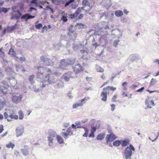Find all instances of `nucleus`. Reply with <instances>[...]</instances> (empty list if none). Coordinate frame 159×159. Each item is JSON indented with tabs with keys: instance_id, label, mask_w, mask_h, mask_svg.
Returning <instances> with one entry per match:
<instances>
[{
	"instance_id": "393cba45",
	"label": "nucleus",
	"mask_w": 159,
	"mask_h": 159,
	"mask_svg": "<svg viewBox=\"0 0 159 159\" xmlns=\"http://www.w3.org/2000/svg\"><path fill=\"white\" fill-rule=\"evenodd\" d=\"M115 14L116 16L120 17L123 15V12L121 10H117L115 11Z\"/></svg>"
},
{
	"instance_id": "864d4df0",
	"label": "nucleus",
	"mask_w": 159,
	"mask_h": 159,
	"mask_svg": "<svg viewBox=\"0 0 159 159\" xmlns=\"http://www.w3.org/2000/svg\"><path fill=\"white\" fill-rule=\"evenodd\" d=\"M94 137V133L91 131V133L89 135V138H93Z\"/></svg>"
},
{
	"instance_id": "de8ad7c7",
	"label": "nucleus",
	"mask_w": 159,
	"mask_h": 159,
	"mask_svg": "<svg viewBox=\"0 0 159 159\" xmlns=\"http://www.w3.org/2000/svg\"><path fill=\"white\" fill-rule=\"evenodd\" d=\"M43 26L42 24L41 23H39L35 25V27L38 29H39L41 28Z\"/></svg>"
},
{
	"instance_id": "bb28decb",
	"label": "nucleus",
	"mask_w": 159,
	"mask_h": 159,
	"mask_svg": "<svg viewBox=\"0 0 159 159\" xmlns=\"http://www.w3.org/2000/svg\"><path fill=\"white\" fill-rule=\"evenodd\" d=\"M21 151L22 154L25 156H27L29 154L28 150L26 148L21 149Z\"/></svg>"
},
{
	"instance_id": "bf43d9fd",
	"label": "nucleus",
	"mask_w": 159,
	"mask_h": 159,
	"mask_svg": "<svg viewBox=\"0 0 159 159\" xmlns=\"http://www.w3.org/2000/svg\"><path fill=\"white\" fill-rule=\"evenodd\" d=\"M109 80H107L106 82H104L103 83V84H102V86L100 87V88H102L104 86L106 85L108 83H109Z\"/></svg>"
},
{
	"instance_id": "f257e3e1",
	"label": "nucleus",
	"mask_w": 159,
	"mask_h": 159,
	"mask_svg": "<svg viewBox=\"0 0 159 159\" xmlns=\"http://www.w3.org/2000/svg\"><path fill=\"white\" fill-rule=\"evenodd\" d=\"M9 87L10 86L7 81L5 80L0 81V93L6 94L8 92Z\"/></svg>"
},
{
	"instance_id": "4c0bfd02",
	"label": "nucleus",
	"mask_w": 159,
	"mask_h": 159,
	"mask_svg": "<svg viewBox=\"0 0 159 159\" xmlns=\"http://www.w3.org/2000/svg\"><path fill=\"white\" fill-rule=\"evenodd\" d=\"M96 69L98 72H103L104 71V69L99 66H97L96 67Z\"/></svg>"
},
{
	"instance_id": "9b49d317",
	"label": "nucleus",
	"mask_w": 159,
	"mask_h": 159,
	"mask_svg": "<svg viewBox=\"0 0 159 159\" xmlns=\"http://www.w3.org/2000/svg\"><path fill=\"white\" fill-rule=\"evenodd\" d=\"M66 59H63L60 61L59 66L60 68L62 69H66L67 64L66 63Z\"/></svg>"
},
{
	"instance_id": "0eeeda50",
	"label": "nucleus",
	"mask_w": 159,
	"mask_h": 159,
	"mask_svg": "<svg viewBox=\"0 0 159 159\" xmlns=\"http://www.w3.org/2000/svg\"><path fill=\"white\" fill-rule=\"evenodd\" d=\"M117 138V137L114 134H111L107 135L105 139L107 143L113 141Z\"/></svg>"
},
{
	"instance_id": "20e7f679",
	"label": "nucleus",
	"mask_w": 159,
	"mask_h": 159,
	"mask_svg": "<svg viewBox=\"0 0 159 159\" xmlns=\"http://www.w3.org/2000/svg\"><path fill=\"white\" fill-rule=\"evenodd\" d=\"M54 78L53 77L51 76L49 74H48L44 78L42 79L41 82L42 83H45L47 82L48 84H52L53 83Z\"/></svg>"
},
{
	"instance_id": "a18cd8bd",
	"label": "nucleus",
	"mask_w": 159,
	"mask_h": 159,
	"mask_svg": "<svg viewBox=\"0 0 159 159\" xmlns=\"http://www.w3.org/2000/svg\"><path fill=\"white\" fill-rule=\"evenodd\" d=\"M157 82V81L154 79H152L151 82H150V84L151 85H153Z\"/></svg>"
},
{
	"instance_id": "3c124183",
	"label": "nucleus",
	"mask_w": 159,
	"mask_h": 159,
	"mask_svg": "<svg viewBox=\"0 0 159 159\" xmlns=\"http://www.w3.org/2000/svg\"><path fill=\"white\" fill-rule=\"evenodd\" d=\"M2 12H3L4 13L7 12L9 10L8 8H7L5 7H2L1 8Z\"/></svg>"
},
{
	"instance_id": "f704fd0d",
	"label": "nucleus",
	"mask_w": 159,
	"mask_h": 159,
	"mask_svg": "<svg viewBox=\"0 0 159 159\" xmlns=\"http://www.w3.org/2000/svg\"><path fill=\"white\" fill-rule=\"evenodd\" d=\"M43 74L42 72H38L37 73V78L39 79L44 78L43 77Z\"/></svg>"
},
{
	"instance_id": "39448f33",
	"label": "nucleus",
	"mask_w": 159,
	"mask_h": 159,
	"mask_svg": "<svg viewBox=\"0 0 159 159\" xmlns=\"http://www.w3.org/2000/svg\"><path fill=\"white\" fill-rule=\"evenodd\" d=\"M72 68L76 74L82 72L84 70V68L80 64H78L73 66Z\"/></svg>"
},
{
	"instance_id": "4be33fe9",
	"label": "nucleus",
	"mask_w": 159,
	"mask_h": 159,
	"mask_svg": "<svg viewBox=\"0 0 159 159\" xmlns=\"http://www.w3.org/2000/svg\"><path fill=\"white\" fill-rule=\"evenodd\" d=\"M44 63L47 66L52 65L53 64V62L52 61L48 58L45 61Z\"/></svg>"
},
{
	"instance_id": "9d476101",
	"label": "nucleus",
	"mask_w": 159,
	"mask_h": 159,
	"mask_svg": "<svg viewBox=\"0 0 159 159\" xmlns=\"http://www.w3.org/2000/svg\"><path fill=\"white\" fill-rule=\"evenodd\" d=\"M145 103L148 108H151L152 106H153L155 105L153 100H150L149 98L146 99Z\"/></svg>"
},
{
	"instance_id": "13d9d810",
	"label": "nucleus",
	"mask_w": 159,
	"mask_h": 159,
	"mask_svg": "<svg viewBox=\"0 0 159 159\" xmlns=\"http://www.w3.org/2000/svg\"><path fill=\"white\" fill-rule=\"evenodd\" d=\"M111 110L113 111L115 109V105L114 104H112L111 105Z\"/></svg>"
},
{
	"instance_id": "7c9ffc66",
	"label": "nucleus",
	"mask_w": 159,
	"mask_h": 159,
	"mask_svg": "<svg viewBox=\"0 0 159 159\" xmlns=\"http://www.w3.org/2000/svg\"><path fill=\"white\" fill-rule=\"evenodd\" d=\"M83 103H81L80 102V103H76L75 104H74L73 105V108H76L78 107L82 106H83Z\"/></svg>"
},
{
	"instance_id": "c85d7f7f",
	"label": "nucleus",
	"mask_w": 159,
	"mask_h": 159,
	"mask_svg": "<svg viewBox=\"0 0 159 159\" xmlns=\"http://www.w3.org/2000/svg\"><path fill=\"white\" fill-rule=\"evenodd\" d=\"M9 117L11 119H14L15 120H17L18 119V115H16L14 113L11 114L10 115Z\"/></svg>"
},
{
	"instance_id": "c03bdc74",
	"label": "nucleus",
	"mask_w": 159,
	"mask_h": 159,
	"mask_svg": "<svg viewBox=\"0 0 159 159\" xmlns=\"http://www.w3.org/2000/svg\"><path fill=\"white\" fill-rule=\"evenodd\" d=\"M3 115H4V116L5 117V119H7V120L8 121H10V120L8 119L9 118V116L8 115L7 113V112H5L4 113Z\"/></svg>"
},
{
	"instance_id": "c9c22d12",
	"label": "nucleus",
	"mask_w": 159,
	"mask_h": 159,
	"mask_svg": "<svg viewBox=\"0 0 159 159\" xmlns=\"http://www.w3.org/2000/svg\"><path fill=\"white\" fill-rule=\"evenodd\" d=\"M120 141V144L122 146H125L128 144V142L127 141L125 140H121Z\"/></svg>"
},
{
	"instance_id": "09e8293b",
	"label": "nucleus",
	"mask_w": 159,
	"mask_h": 159,
	"mask_svg": "<svg viewBox=\"0 0 159 159\" xmlns=\"http://www.w3.org/2000/svg\"><path fill=\"white\" fill-rule=\"evenodd\" d=\"M34 77V76L33 74L31 75H30V77L29 78V80L30 82L31 83V82H32Z\"/></svg>"
},
{
	"instance_id": "0e129e2a",
	"label": "nucleus",
	"mask_w": 159,
	"mask_h": 159,
	"mask_svg": "<svg viewBox=\"0 0 159 159\" xmlns=\"http://www.w3.org/2000/svg\"><path fill=\"white\" fill-rule=\"evenodd\" d=\"M122 96H123V97H128V93H125V92H124L122 93Z\"/></svg>"
},
{
	"instance_id": "774afa93",
	"label": "nucleus",
	"mask_w": 159,
	"mask_h": 159,
	"mask_svg": "<svg viewBox=\"0 0 159 159\" xmlns=\"http://www.w3.org/2000/svg\"><path fill=\"white\" fill-rule=\"evenodd\" d=\"M154 62L156 63L157 64L159 65V60L156 59L154 61Z\"/></svg>"
},
{
	"instance_id": "5fc2aeb1",
	"label": "nucleus",
	"mask_w": 159,
	"mask_h": 159,
	"mask_svg": "<svg viewBox=\"0 0 159 159\" xmlns=\"http://www.w3.org/2000/svg\"><path fill=\"white\" fill-rule=\"evenodd\" d=\"M92 45L95 47H96L98 46V45H97V43L95 41L94 38H93V41Z\"/></svg>"
},
{
	"instance_id": "680f3d73",
	"label": "nucleus",
	"mask_w": 159,
	"mask_h": 159,
	"mask_svg": "<svg viewBox=\"0 0 159 159\" xmlns=\"http://www.w3.org/2000/svg\"><path fill=\"white\" fill-rule=\"evenodd\" d=\"M96 127H93L91 129V131L94 133L96 131Z\"/></svg>"
},
{
	"instance_id": "338daca9",
	"label": "nucleus",
	"mask_w": 159,
	"mask_h": 159,
	"mask_svg": "<svg viewBox=\"0 0 159 159\" xmlns=\"http://www.w3.org/2000/svg\"><path fill=\"white\" fill-rule=\"evenodd\" d=\"M83 17V15L82 14H81L80 15L78 19H80L82 18Z\"/></svg>"
},
{
	"instance_id": "a211bd4d",
	"label": "nucleus",
	"mask_w": 159,
	"mask_h": 159,
	"mask_svg": "<svg viewBox=\"0 0 159 159\" xmlns=\"http://www.w3.org/2000/svg\"><path fill=\"white\" fill-rule=\"evenodd\" d=\"M77 128H82L84 129L85 131L84 133L83 134V136L84 137H87L88 136V134L89 133V129L86 128L84 127H81L80 126H78L77 127Z\"/></svg>"
},
{
	"instance_id": "dca6fc26",
	"label": "nucleus",
	"mask_w": 159,
	"mask_h": 159,
	"mask_svg": "<svg viewBox=\"0 0 159 159\" xmlns=\"http://www.w3.org/2000/svg\"><path fill=\"white\" fill-rule=\"evenodd\" d=\"M107 95L106 93L102 91L100 94V97L101 100L104 102H106L107 100Z\"/></svg>"
},
{
	"instance_id": "7ed1b4c3",
	"label": "nucleus",
	"mask_w": 159,
	"mask_h": 159,
	"mask_svg": "<svg viewBox=\"0 0 159 159\" xmlns=\"http://www.w3.org/2000/svg\"><path fill=\"white\" fill-rule=\"evenodd\" d=\"M82 5L83 7H82L83 8V10L85 11V13H87L89 12L92 7V6H90V3L87 0H83Z\"/></svg>"
},
{
	"instance_id": "cd10ccee",
	"label": "nucleus",
	"mask_w": 159,
	"mask_h": 159,
	"mask_svg": "<svg viewBox=\"0 0 159 159\" xmlns=\"http://www.w3.org/2000/svg\"><path fill=\"white\" fill-rule=\"evenodd\" d=\"M118 94H115L112 97L111 101L112 102H116L118 101Z\"/></svg>"
},
{
	"instance_id": "49530a36",
	"label": "nucleus",
	"mask_w": 159,
	"mask_h": 159,
	"mask_svg": "<svg viewBox=\"0 0 159 159\" xmlns=\"http://www.w3.org/2000/svg\"><path fill=\"white\" fill-rule=\"evenodd\" d=\"M75 0H69L65 4V7L67 6L68 5H69L70 3L73 2Z\"/></svg>"
},
{
	"instance_id": "473e14b6",
	"label": "nucleus",
	"mask_w": 159,
	"mask_h": 159,
	"mask_svg": "<svg viewBox=\"0 0 159 159\" xmlns=\"http://www.w3.org/2000/svg\"><path fill=\"white\" fill-rule=\"evenodd\" d=\"M90 98L89 97H85L83 99H82L80 100V102L81 103H83V105Z\"/></svg>"
},
{
	"instance_id": "c756f323",
	"label": "nucleus",
	"mask_w": 159,
	"mask_h": 159,
	"mask_svg": "<svg viewBox=\"0 0 159 159\" xmlns=\"http://www.w3.org/2000/svg\"><path fill=\"white\" fill-rule=\"evenodd\" d=\"M83 10V8H82V7L81 8L79 7L78 8L77 10L75 11V13L77 17L78 15L80 14L82 11V10Z\"/></svg>"
},
{
	"instance_id": "72a5a7b5",
	"label": "nucleus",
	"mask_w": 159,
	"mask_h": 159,
	"mask_svg": "<svg viewBox=\"0 0 159 159\" xmlns=\"http://www.w3.org/2000/svg\"><path fill=\"white\" fill-rule=\"evenodd\" d=\"M18 113L19 116V119L22 120L23 119L24 116V114L22 111L21 110L19 111L18 112Z\"/></svg>"
},
{
	"instance_id": "5701e85b",
	"label": "nucleus",
	"mask_w": 159,
	"mask_h": 159,
	"mask_svg": "<svg viewBox=\"0 0 159 159\" xmlns=\"http://www.w3.org/2000/svg\"><path fill=\"white\" fill-rule=\"evenodd\" d=\"M52 2L54 4L58 5L62 3V0H51Z\"/></svg>"
},
{
	"instance_id": "2eb2a0df",
	"label": "nucleus",
	"mask_w": 159,
	"mask_h": 159,
	"mask_svg": "<svg viewBox=\"0 0 159 159\" xmlns=\"http://www.w3.org/2000/svg\"><path fill=\"white\" fill-rule=\"evenodd\" d=\"M71 131V128L70 127H69L66 130V132H62L61 134L62 136L64 137L65 138H66L67 136L69 134Z\"/></svg>"
},
{
	"instance_id": "f8f14e48",
	"label": "nucleus",
	"mask_w": 159,
	"mask_h": 159,
	"mask_svg": "<svg viewBox=\"0 0 159 159\" xmlns=\"http://www.w3.org/2000/svg\"><path fill=\"white\" fill-rule=\"evenodd\" d=\"M72 72H69L66 73L63 75L64 79L66 81H68L70 78L72 77Z\"/></svg>"
},
{
	"instance_id": "e433bc0d",
	"label": "nucleus",
	"mask_w": 159,
	"mask_h": 159,
	"mask_svg": "<svg viewBox=\"0 0 159 159\" xmlns=\"http://www.w3.org/2000/svg\"><path fill=\"white\" fill-rule=\"evenodd\" d=\"M120 140H116L113 142V144L114 146H118L120 144Z\"/></svg>"
},
{
	"instance_id": "6ab92c4d",
	"label": "nucleus",
	"mask_w": 159,
	"mask_h": 159,
	"mask_svg": "<svg viewBox=\"0 0 159 159\" xmlns=\"http://www.w3.org/2000/svg\"><path fill=\"white\" fill-rule=\"evenodd\" d=\"M66 63H67V66L73 64L75 62V61L74 59L70 58H68L66 59Z\"/></svg>"
},
{
	"instance_id": "69168bd1",
	"label": "nucleus",
	"mask_w": 159,
	"mask_h": 159,
	"mask_svg": "<svg viewBox=\"0 0 159 159\" xmlns=\"http://www.w3.org/2000/svg\"><path fill=\"white\" fill-rule=\"evenodd\" d=\"M129 147L131 150H132L133 151H134L135 150L134 148L131 144L129 145Z\"/></svg>"
},
{
	"instance_id": "37998d69",
	"label": "nucleus",
	"mask_w": 159,
	"mask_h": 159,
	"mask_svg": "<svg viewBox=\"0 0 159 159\" xmlns=\"http://www.w3.org/2000/svg\"><path fill=\"white\" fill-rule=\"evenodd\" d=\"M127 84V83L126 82H125L122 84V86L123 87L124 90H127L126 86Z\"/></svg>"
},
{
	"instance_id": "e2e57ef3",
	"label": "nucleus",
	"mask_w": 159,
	"mask_h": 159,
	"mask_svg": "<svg viewBox=\"0 0 159 159\" xmlns=\"http://www.w3.org/2000/svg\"><path fill=\"white\" fill-rule=\"evenodd\" d=\"M144 89V88L143 87L139 89L138 90H137L136 92H142L143 90Z\"/></svg>"
},
{
	"instance_id": "f03ea898",
	"label": "nucleus",
	"mask_w": 159,
	"mask_h": 159,
	"mask_svg": "<svg viewBox=\"0 0 159 159\" xmlns=\"http://www.w3.org/2000/svg\"><path fill=\"white\" fill-rule=\"evenodd\" d=\"M22 98V95L19 93H13L12 97V102L16 104L20 102Z\"/></svg>"
},
{
	"instance_id": "4468645a",
	"label": "nucleus",
	"mask_w": 159,
	"mask_h": 159,
	"mask_svg": "<svg viewBox=\"0 0 159 159\" xmlns=\"http://www.w3.org/2000/svg\"><path fill=\"white\" fill-rule=\"evenodd\" d=\"M35 17V16H32L29 15L28 14H26L25 15H22L21 18L22 19H25V20L27 21L28 20L34 18Z\"/></svg>"
},
{
	"instance_id": "79ce46f5",
	"label": "nucleus",
	"mask_w": 159,
	"mask_h": 159,
	"mask_svg": "<svg viewBox=\"0 0 159 159\" xmlns=\"http://www.w3.org/2000/svg\"><path fill=\"white\" fill-rule=\"evenodd\" d=\"M48 58L47 56H42L40 57L41 60L44 62Z\"/></svg>"
},
{
	"instance_id": "2f4dec72",
	"label": "nucleus",
	"mask_w": 159,
	"mask_h": 159,
	"mask_svg": "<svg viewBox=\"0 0 159 159\" xmlns=\"http://www.w3.org/2000/svg\"><path fill=\"white\" fill-rule=\"evenodd\" d=\"M105 34L102 35L101 36V38L102 39H104L105 40H107V35L108 34V32L107 31H105Z\"/></svg>"
},
{
	"instance_id": "8fccbe9b",
	"label": "nucleus",
	"mask_w": 159,
	"mask_h": 159,
	"mask_svg": "<svg viewBox=\"0 0 159 159\" xmlns=\"http://www.w3.org/2000/svg\"><path fill=\"white\" fill-rule=\"evenodd\" d=\"M61 20L64 22H66L68 20L67 17L64 16H63L61 17Z\"/></svg>"
},
{
	"instance_id": "f3484780",
	"label": "nucleus",
	"mask_w": 159,
	"mask_h": 159,
	"mask_svg": "<svg viewBox=\"0 0 159 159\" xmlns=\"http://www.w3.org/2000/svg\"><path fill=\"white\" fill-rule=\"evenodd\" d=\"M16 136L18 137L21 136L23 134L24 129L22 128H17L16 129Z\"/></svg>"
},
{
	"instance_id": "ddd939ff",
	"label": "nucleus",
	"mask_w": 159,
	"mask_h": 159,
	"mask_svg": "<svg viewBox=\"0 0 159 159\" xmlns=\"http://www.w3.org/2000/svg\"><path fill=\"white\" fill-rule=\"evenodd\" d=\"M14 12H15L16 14H13L11 17V19H18L21 16V14L20 13V12L18 11L17 10V11H13Z\"/></svg>"
},
{
	"instance_id": "412c9836",
	"label": "nucleus",
	"mask_w": 159,
	"mask_h": 159,
	"mask_svg": "<svg viewBox=\"0 0 159 159\" xmlns=\"http://www.w3.org/2000/svg\"><path fill=\"white\" fill-rule=\"evenodd\" d=\"M105 135V134L100 133L97 135L96 139L98 140H102L104 139Z\"/></svg>"
},
{
	"instance_id": "052dcab7",
	"label": "nucleus",
	"mask_w": 159,
	"mask_h": 159,
	"mask_svg": "<svg viewBox=\"0 0 159 159\" xmlns=\"http://www.w3.org/2000/svg\"><path fill=\"white\" fill-rule=\"evenodd\" d=\"M33 10H35L36 11L37 10V9H36L35 8L33 7H30V8L29 10L28 11V12H31Z\"/></svg>"
},
{
	"instance_id": "6e6552de",
	"label": "nucleus",
	"mask_w": 159,
	"mask_h": 159,
	"mask_svg": "<svg viewBox=\"0 0 159 159\" xmlns=\"http://www.w3.org/2000/svg\"><path fill=\"white\" fill-rule=\"evenodd\" d=\"M132 154V152L130 148L129 147L126 148L125 151V155L126 159H130Z\"/></svg>"
},
{
	"instance_id": "a878e982",
	"label": "nucleus",
	"mask_w": 159,
	"mask_h": 159,
	"mask_svg": "<svg viewBox=\"0 0 159 159\" xmlns=\"http://www.w3.org/2000/svg\"><path fill=\"white\" fill-rule=\"evenodd\" d=\"M8 54L12 56V57H15L16 55V53L14 50L12 48H11L9 49Z\"/></svg>"
},
{
	"instance_id": "4d7b16f0",
	"label": "nucleus",
	"mask_w": 159,
	"mask_h": 159,
	"mask_svg": "<svg viewBox=\"0 0 159 159\" xmlns=\"http://www.w3.org/2000/svg\"><path fill=\"white\" fill-rule=\"evenodd\" d=\"M20 61L21 62L24 61H25L26 59L24 57H21L19 58Z\"/></svg>"
},
{
	"instance_id": "423d86ee",
	"label": "nucleus",
	"mask_w": 159,
	"mask_h": 159,
	"mask_svg": "<svg viewBox=\"0 0 159 159\" xmlns=\"http://www.w3.org/2000/svg\"><path fill=\"white\" fill-rule=\"evenodd\" d=\"M116 88V87H114L112 86H108L103 89V91L107 94L108 95L110 93H112L115 91Z\"/></svg>"
},
{
	"instance_id": "ea45409f",
	"label": "nucleus",
	"mask_w": 159,
	"mask_h": 159,
	"mask_svg": "<svg viewBox=\"0 0 159 159\" xmlns=\"http://www.w3.org/2000/svg\"><path fill=\"white\" fill-rule=\"evenodd\" d=\"M2 48H0V57L2 58L5 56V53L2 51Z\"/></svg>"
},
{
	"instance_id": "58836bf2",
	"label": "nucleus",
	"mask_w": 159,
	"mask_h": 159,
	"mask_svg": "<svg viewBox=\"0 0 159 159\" xmlns=\"http://www.w3.org/2000/svg\"><path fill=\"white\" fill-rule=\"evenodd\" d=\"M53 138L49 137L48 138V144L49 146H52L53 143Z\"/></svg>"
},
{
	"instance_id": "603ef678",
	"label": "nucleus",
	"mask_w": 159,
	"mask_h": 159,
	"mask_svg": "<svg viewBox=\"0 0 159 159\" xmlns=\"http://www.w3.org/2000/svg\"><path fill=\"white\" fill-rule=\"evenodd\" d=\"M69 16L71 19H73L77 17L75 13L71 14Z\"/></svg>"
},
{
	"instance_id": "a19ab883",
	"label": "nucleus",
	"mask_w": 159,
	"mask_h": 159,
	"mask_svg": "<svg viewBox=\"0 0 159 159\" xmlns=\"http://www.w3.org/2000/svg\"><path fill=\"white\" fill-rule=\"evenodd\" d=\"M6 147L8 148L11 147L12 148H13L15 147V145L14 144H12L11 143H10L6 145Z\"/></svg>"
},
{
	"instance_id": "aec40b11",
	"label": "nucleus",
	"mask_w": 159,
	"mask_h": 159,
	"mask_svg": "<svg viewBox=\"0 0 159 159\" xmlns=\"http://www.w3.org/2000/svg\"><path fill=\"white\" fill-rule=\"evenodd\" d=\"M157 137L158 136H156L155 134L152 133L151 134L150 137H149V139L153 142L156 140L157 139Z\"/></svg>"
},
{
	"instance_id": "6e6d98bb",
	"label": "nucleus",
	"mask_w": 159,
	"mask_h": 159,
	"mask_svg": "<svg viewBox=\"0 0 159 159\" xmlns=\"http://www.w3.org/2000/svg\"><path fill=\"white\" fill-rule=\"evenodd\" d=\"M4 130V127L2 125H0V133H1Z\"/></svg>"
},
{
	"instance_id": "1a4fd4ad",
	"label": "nucleus",
	"mask_w": 159,
	"mask_h": 159,
	"mask_svg": "<svg viewBox=\"0 0 159 159\" xmlns=\"http://www.w3.org/2000/svg\"><path fill=\"white\" fill-rule=\"evenodd\" d=\"M73 26L71 25L69 27V32H68V34L69 36H71L72 38L74 37V38L75 39L77 37V34L75 32V31L72 30Z\"/></svg>"
},
{
	"instance_id": "b1692460",
	"label": "nucleus",
	"mask_w": 159,
	"mask_h": 159,
	"mask_svg": "<svg viewBox=\"0 0 159 159\" xmlns=\"http://www.w3.org/2000/svg\"><path fill=\"white\" fill-rule=\"evenodd\" d=\"M56 137L57 142L61 144L64 143V140L60 136L57 135Z\"/></svg>"
}]
</instances>
